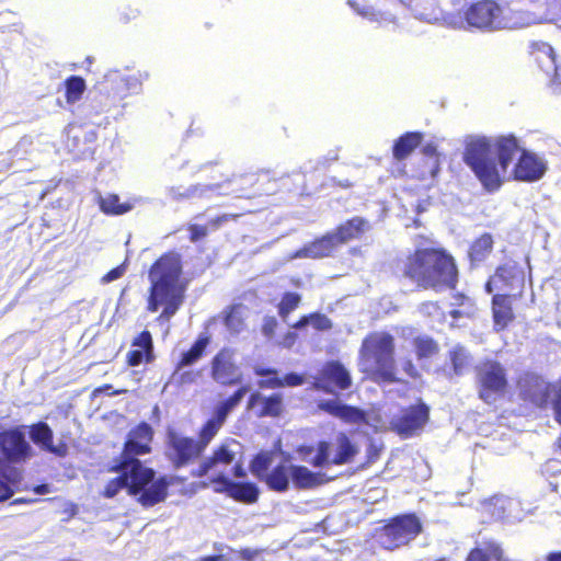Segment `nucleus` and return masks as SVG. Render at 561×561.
Returning <instances> with one entry per match:
<instances>
[{
  "label": "nucleus",
  "mask_w": 561,
  "mask_h": 561,
  "mask_svg": "<svg viewBox=\"0 0 561 561\" xmlns=\"http://www.w3.org/2000/svg\"><path fill=\"white\" fill-rule=\"evenodd\" d=\"M522 149L514 135L494 138L469 135L465 138L462 159L482 186L489 192H494L502 185L499 165L506 172L515 153Z\"/></svg>",
  "instance_id": "1"
},
{
  "label": "nucleus",
  "mask_w": 561,
  "mask_h": 561,
  "mask_svg": "<svg viewBox=\"0 0 561 561\" xmlns=\"http://www.w3.org/2000/svg\"><path fill=\"white\" fill-rule=\"evenodd\" d=\"M181 274V256L174 252L162 255L149 271L148 310L157 312L161 306H164L159 316L160 320H169L173 317L183 301L184 287L180 282Z\"/></svg>",
  "instance_id": "2"
},
{
  "label": "nucleus",
  "mask_w": 561,
  "mask_h": 561,
  "mask_svg": "<svg viewBox=\"0 0 561 561\" xmlns=\"http://www.w3.org/2000/svg\"><path fill=\"white\" fill-rule=\"evenodd\" d=\"M119 476L111 480L104 490V496L114 497L122 489H127L129 495L136 496L145 507H151L165 500L169 482L165 477L156 478L151 468L137 462L118 463L113 468Z\"/></svg>",
  "instance_id": "3"
},
{
  "label": "nucleus",
  "mask_w": 561,
  "mask_h": 561,
  "mask_svg": "<svg viewBox=\"0 0 561 561\" xmlns=\"http://www.w3.org/2000/svg\"><path fill=\"white\" fill-rule=\"evenodd\" d=\"M403 274L419 287L436 291L454 288L458 280L453 256L434 249L416 251L405 263Z\"/></svg>",
  "instance_id": "4"
},
{
  "label": "nucleus",
  "mask_w": 561,
  "mask_h": 561,
  "mask_svg": "<svg viewBox=\"0 0 561 561\" xmlns=\"http://www.w3.org/2000/svg\"><path fill=\"white\" fill-rule=\"evenodd\" d=\"M32 456L23 426H0V502L9 500L21 482V472L12 466Z\"/></svg>",
  "instance_id": "5"
},
{
  "label": "nucleus",
  "mask_w": 561,
  "mask_h": 561,
  "mask_svg": "<svg viewBox=\"0 0 561 561\" xmlns=\"http://www.w3.org/2000/svg\"><path fill=\"white\" fill-rule=\"evenodd\" d=\"M394 340L386 332L369 334L362 343L360 367L375 381L394 382Z\"/></svg>",
  "instance_id": "6"
},
{
  "label": "nucleus",
  "mask_w": 561,
  "mask_h": 561,
  "mask_svg": "<svg viewBox=\"0 0 561 561\" xmlns=\"http://www.w3.org/2000/svg\"><path fill=\"white\" fill-rule=\"evenodd\" d=\"M369 224L362 217H354L336 228L335 231L327 233L322 238L305 245L296 251L291 259L311 257L319 259L330 255L339 244L358 238L368 230Z\"/></svg>",
  "instance_id": "7"
},
{
  "label": "nucleus",
  "mask_w": 561,
  "mask_h": 561,
  "mask_svg": "<svg viewBox=\"0 0 561 561\" xmlns=\"http://www.w3.org/2000/svg\"><path fill=\"white\" fill-rule=\"evenodd\" d=\"M314 448L312 446H301L298 448V454L302 461L309 462L314 468H322L329 463L344 465L353 460L358 453L356 446L344 434L339 433L335 438V450L331 458V445L328 442H319L317 446V454L312 456Z\"/></svg>",
  "instance_id": "8"
},
{
  "label": "nucleus",
  "mask_w": 561,
  "mask_h": 561,
  "mask_svg": "<svg viewBox=\"0 0 561 561\" xmlns=\"http://www.w3.org/2000/svg\"><path fill=\"white\" fill-rule=\"evenodd\" d=\"M422 529V523L415 514L398 515L380 529L379 542L385 549L394 550L414 540Z\"/></svg>",
  "instance_id": "9"
},
{
  "label": "nucleus",
  "mask_w": 561,
  "mask_h": 561,
  "mask_svg": "<svg viewBox=\"0 0 561 561\" xmlns=\"http://www.w3.org/2000/svg\"><path fill=\"white\" fill-rule=\"evenodd\" d=\"M465 18L470 26L485 31L522 26L517 22H511L503 14L502 8L492 0H483L471 4L466 11Z\"/></svg>",
  "instance_id": "10"
},
{
  "label": "nucleus",
  "mask_w": 561,
  "mask_h": 561,
  "mask_svg": "<svg viewBox=\"0 0 561 561\" xmlns=\"http://www.w3.org/2000/svg\"><path fill=\"white\" fill-rule=\"evenodd\" d=\"M241 454V444L234 439H227L214 449L211 456L202 459L198 467L192 470V476L195 478H203L209 473L214 474L213 478H218L220 474L227 476L226 468L232 465Z\"/></svg>",
  "instance_id": "11"
},
{
  "label": "nucleus",
  "mask_w": 561,
  "mask_h": 561,
  "mask_svg": "<svg viewBox=\"0 0 561 561\" xmlns=\"http://www.w3.org/2000/svg\"><path fill=\"white\" fill-rule=\"evenodd\" d=\"M204 450L198 442L192 437L183 436L175 431L167 433V456L175 468L186 466L193 459L198 458Z\"/></svg>",
  "instance_id": "12"
},
{
  "label": "nucleus",
  "mask_w": 561,
  "mask_h": 561,
  "mask_svg": "<svg viewBox=\"0 0 561 561\" xmlns=\"http://www.w3.org/2000/svg\"><path fill=\"white\" fill-rule=\"evenodd\" d=\"M548 171V161L545 154H539L529 149H522L514 165V180L533 183L541 180Z\"/></svg>",
  "instance_id": "13"
},
{
  "label": "nucleus",
  "mask_w": 561,
  "mask_h": 561,
  "mask_svg": "<svg viewBox=\"0 0 561 561\" xmlns=\"http://www.w3.org/2000/svg\"><path fill=\"white\" fill-rule=\"evenodd\" d=\"M478 380L480 383V398L491 403L494 396L506 387V375L501 364L485 362L478 367Z\"/></svg>",
  "instance_id": "14"
},
{
  "label": "nucleus",
  "mask_w": 561,
  "mask_h": 561,
  "mask_svg": "<svg viewBox=\"0 0 561 561\" xmlns=\"http://www.w3.org/2000/svg\"><path fill=\"white\" fill-rule=\"evenodd\" d=\"M211 378L222 386H234L242 381V373L231 348L220 350L211 360Z\"/></svg>",
  "instance_id": "15"
},
{
  "label": "nucleus",
  "mask_w": 561,
  "mask_h": 561,
  "mask_svg": "<svg viewBox=\"0 0 561 561\" xmlns=\"http://www.w3.org/2000/svg\"><path fill=\"white\" fill-rule=\"evenodd\" d=\"M152 436L153 431L151 426L145 422L140 423L136 428L129 432L119 461L124 463L137 462L142 465L137 457L150 453Z\"/></svg>",
  "instance_id": "16"
},
{
  "label": "nucleus",
  "mask_w": 561,
  "mask_h": 561,
  "mask_svg": "<svg viewBox=\"0 0 561 561\" xmlns=\"http://www.w3.org/2000/svg\"><path fill=\"white\" fill-rule=\"evenodd\" d=\"M352 385L350 371L339 362H329L314 380V388L327 393L346 390Z\"/></svg>",
  "instance_id": "17"
},
{
  "label": "nucleus",
  "mask_w": 561,
  "mask_h": 561,
  "mask_svg": "<svg viewBox=\"0 0 561 561\" xmlns=\"http://www.w3.org/2000/svg\"><path fill=\"white\" fill-rule=\"evenodd\" d=\"M531 54L534 55L539 68L548 77L552 76L550 84L553 93H560L561 81L553 48L547 43L535 42L531 44Z\"/></svg>",
  "instance_id": "18"
},
{
  "label": "nucleus",
  "mask_w": 561,
  "mask_h": 561,
  "mask_svg": "<svg viewBox=\"0 0 561 561\" xmlns=\"http://www.w3.org/2000/svg\"><path fill=\"white\" fill-rule=\"evenodd\" d=\"M520 396L538 408H545L550 398V386L537 375L529 374L519 380Z\"/></svg>",
  "instance_id": "19"
},
{
  "label": "nucleus",
  "mask_w": 561,
  "mask_h": 561,
  "mask_svg": "<svg viewBox=\"0 0 561 561\" xmlns=\"http://www.w3.org/2000/svg\"><path fill=\"white\" fill-rule=\"evenodd\" d=\"M211 483H222L224 489H217V493H227L236 501L243 503H255L259 499L260 490L252 482H234L227 476L220 474L218 478H211Z\"/></svg>",
  "instance_id": "20"
},
{
  "label": "nucleus",
  "mask_w": 561,
  "mask_h": 561,
  "mask_svg": "<svg viewBox=\"0 0 561 561\" xmlns=\"http://www.w3.org/2000/svg\"><path fill=\"white\" fill-rule=\"evenodd\" d=\"M517 503L506 496H494L481 503V514L486 522L512 520L513 508Z\"/></svg>",
  "instance_id": "21"
},
{
  "label": "nucleus",
  "mask_w": 561,
  "mask_h": 561,
  "mask_svg": "<svg viewBox=\"0 0 561 561\" xmlns=\"http://www.w3.org/2000/svg\"><path fill=\"white\" fill-rule=\"evenodd\" d=\"M428 420V408L424 403L411 407L394 422L399 434L408 437L421 428Z\"/></svg>",
  "instance_id": "22"
},
{
  "label": "nucleus",
  "mask_w": 561,
  "mask_h": 561,
  "mask_svg": "<svg viewBox=\"0 0 561 561\" xmlns=\"http://www.w3.org/2000/svg\"><path fill=\"white\" fill-rule=\"evenodd\" d=\"M319 409L348 423H363L366 421V413L355 407L344 404L339 400H322Z\"/></svg>",
  "instance_id": "23"
},
{
  "label": "nucleus",
  "mask_w": 561,
  "mask_h": 561,
  "mask_svg": "<svg viewBox=\"0 0 561 561\" xmlns=\"http://www.w3.org/2000/svg\"><path fill=\"white\" fill-rule=\"evenodd\" d=\"M28 434H30L31 440L35 445L39 446L42 449H44L50 454L57 455V456L65 455L64 446H55L53 444L54 433L47 423L38 422L36 424H33L30 427Z\"/></svg>",
  "instance_id": "24"
},
{
  "label": "nucleus",
  "mask_w": 561,
  "mask_h": 561,
  "mask_svg": "<svg viewBox=\"0 0 561 561\" xmlns=\"http://www.w3.org/2000/svg\"><path fill=\"white\" fill-rule=\"evenodd\" d=\"M257 404H262V409L257 412V416H278L283 410V397L279 393H273L264 397L261 392H254L248 401V409L253 410Z\"/></svg>",
  "instance_id": "25"
},
{
  "label": "nucleus",
  "mask_w": 561,
  "mask_h": 561,
  "mask_svg": "<svg viewBox=\"0 0 561 561\" xmlns=\"http://www.w3.org/2000/svg\"><path fill=\"white\" fill-rule=\"evenodd\" d=\"M347 4L355 13L369 22L377 23L379 25L396 22V16L392 13L376 10L370 4L369 0H347Z\"/></svg>",
  "instance_id": "26"
},
{
  "label": "nucleus",
  "mask_w": 561,
  "mask_h": 561,
  "mask_svg": "<svg viewBox=\"0 0 561 561\" xmlns=\"http://www.w3.org/2000/svg\"><path fill=\"white\" fill-rule=\"evenodd\" d=\"M224 187L222 184H210V185H192L187 188L182 186L175 187L172 186L168 190L169 195L172 199H188L192 197H209L210 193L216 192L217 194H222L220 190Z\"/></svg>",
  "instance_id": "27"
},
{
  "label": "nucleus",
  "mask_w": 561,
  "mask_h": 561,
  "mask_svg": "<svg viewBox=\"0 0 561 561\" xmlns=\"http://www.w3.org/2000/svg\"><path fill=\"white\" fill-rule=\"evenodd\" d=\"M492 311L494 327L497 331L503 330L513 319L511 302L506 295H494L492 298Z\"/></svg>",
  "instance_id": "28"
},
{
  "label": "nucleus",
  "mask_w": 561,
  "mask_h": 561,
  "mask_svg": "<svg viewBox=\"0 0 561 561\" xmlns=\"http://www.w3.org/2000/svg\"><path fill=\"white\" fill-rule=\"evenodd\" d=\"M290 466L284 463L274 467L264 478L263 481L275 492H286L290 483Z\"/></svg>",
  "instance_id": "29"
},
{
  "label": "nucleus",
  "mask_w": 561,
  "mask_h": 561,
  "mask_svg": "<svg viewBox=\"0 0 561 561\" xmlns=\"http://www.w3.org/2000/svg\"><path fill=\"white\" fill-rule=\"evenodd\" d=\"M290 479L296 488L309 489L323 482L322 474L310 471L305 466L290 465Z\"/></svg>",
  "instance_id": "30"
},
{
  "label": "nucleus",
  "mask_w": 561,
  "mask_h": 561,
  "mask_svg": "<svg viewBox=\"0 0 561 561\" xmlns=\"http://www.w3.org/2000/svg\"><path fill=\"white\" fill-rule=\"evenodd\" d=\"M423 134L417 131L405 133L399 137L393 145V157L397 160H404L422 142Z\"/></svg>",
  "instance_id": "31"
},
{
  "label": "nucleus",
  "mask_w": 561,
  "mask_h": 561,
  "mask_svg": "<svg viewBox=\"0 0 561 561\" xmlns=\"http://www.w3.org/2000/svg\"><path fill=\"white\" fill-rule=\"evenodd\" d=\"M209 341L210 339L207 334H201L191 348L182 353L181 359L178 364V369L195 364L203 356Z\"/></svg>",
  "instance_id": "32"
},
{
  "label": "nucleus",
  "mask_w": 561,
  "mask_h": 561,
  "mask_svg": "<svg viewBox=\"0 0 561 561\" xmlns=\"http://www.w3.org/2000/svg\"><path fill=\"white\" fill-rule=\"evenodd\" d=\"M249 390V386H242L228 399L220 401L215 408L213 416L225 423L229 413L242 401Z\"/></svg>",
  "instance_id": "33"
},
{
  "label": "nucleus",
  "mask_w": 561,
  "mask_h": 561,
  "mask_svg": "<svg viewBox=\"0 0 561 561\" xmlns=\"http://www.w3.org/2000/svg\"><path fill=\"white\" fill-rule=\"evenodd\" d=\"M493 249V239L490 233H483L469 249V259L472 264L483 262Z\"/></svg>",
  "instance_id": "34"
},
{
  "label": "nucleus",
  "mask_w": 561,
  "mask_h": 561,
  "mask_svg": "<svg viewBox=\"0 0 561 561\" xmlns=\"http://www.w3.org/2000/svg\"><path fill=\"white\" fill-rule=\"evenodd\" d=\"M99 206L104 214L114 216L126 214L133 209L131 204L121 203L119 196L116 194L100 196Z\"/></svg>",
  "instance_id": "35"
},
{
  "label": "nucleus",
  "mask_w": 561,
  "mask_h": 561,
  "mask_svg": "<svg viewBox=\"0 0 561 561\" xmlns=\"http://www.w3.org/2000/svg\"><path fill=\"white\" fill-rule=\"evenodd\" d=\"M308 325H312L316 330L327 331L332 328L331 320L322 313L314 312L307 316H302L293 328L296 330H301Z\"/></svg>",
  "instance_id": "36"
},
{
  "label": "nucleus",
  "mask_w": 561,
  "mask_h": 561,
  "mask_svg": "<svg viewBox=\"0 0 561 561\" xmlns=\"http://www.w3.org/2000/svg\"><path fill=\"white\" fill-rule=\"evenodd\" d=\"M451 305L459 307L449 312L454 319L470 318L476 311L472 300L462 294L456 295Z\"/></svg>",
  "instance_id": "37"
},
{
  "label": "nucleus",
  "mask_w": 561,
  "mask_h": 561,
  "mask_svg": "<svg viewBox=\"0 0 561 561\" xmlns=\"http://www.w3.org/2000/svg\"><path fill=\"white\" fill-rule=\"evenodd\" d=\"M66 99L68 103L77 102L85 90V82L79 76H71L65 82Z\"/></svg>",
  "instance_id": "38"
},
{
  "label": "nucleus",
  "mask_w": 561,
  "mask_h": 561,
  "mask_svg": "<svg viewBox=\"0 0 561 561\" xmlns=\"http://www.w3.org/2000/svg\"><path fill=\"white\" fill-rule=\"evenodd\" d=\"M222 424L224 423L216 419L215 416H213L205 423V425L202 427L199 432V439L197 440L203 450L206 449L207 445L218 433Z\"/></svg>",
  "instance_id": "39"
},
{
  "label": "nucleus",
  "mask_w": 561,
  "mask_h": 561,
  "mask_svg": "<svg viewBox=\"0 0 561 561\" xmlns=\"http://www.w3.org/2000/svg\"><path fill=\"white\" fill-rule=\"evenodd\" d=\"M272 463V454L271 453H260L257 454L250 463V469L253 476L257 479L263 480V478L268 473V468Z\"/></svg>",
  "instance_id": "40"
},
{
  "label": "nucleus",
  "mask_w": 561,
  "mask_h": 561,
  "mask_svg": "<svg viewBox=\"0 0 561 561\" xmlns=\"http://www.w3.org/2000/svg\"><path fill=\"white\" fill-rule=\"evenodd\" d=\"M254 373L261 377H270L265 380L259 381L260 388L276 389L284 387L283 379L278 377L275 368L255 367Z\"/></svg>",
  "instance_id": "41"
},
{
  "label": "nucleus",
  "mask_w": 561,
  "mask_h": 561,
  "mask_svg": "<svg viewBox=\"0 0 561 561\" xmlns=\"http://www.w3.org/2000/svg\"><path fill=\"white\" fill-rule=\"evenodd\" d=\"M450 360L456 375H461L469 366V354L465 347L456 345L450 351Z\"/></svg>",
  "instance_id": "42"
},
{
  "label": "nucleus",
  "mask_w": 561,
  "mask_h": 561,
  "mask_svg": "<svg viewBox=\"0 0 561 561\" xmlns=\"http://www.w3.org/2000/svg\"><path fill=\"white\" fill-rule=\"evenodd\" d=\"M301 296L297 293L287 291L283 295L278 304V313L286 320L291 311H294L300 304Z\"/></svg>",
  "instance_id": "43"
},
{
  "label": "nucleus",
  "mask_w": 561,
  "mask_h": 561,
  "mask_svg": "<svg viewBox=\"0 0 561 561\" xmlns=\"http://www.w3.org/2000/svg\"><path fill=\"white\" fill-rule=\"evenodd\" d=\"M414 346L419 358H427L437 353L438 346L428 336H419L414 340Z\"/></svg>",
  "instance_id": "44"
},
{
  "label": "nucleus",
  "mask_w": 561,
  "mask_h": 561,
  "mask_svg": "<svg viewBox=\"0 0 561 561\" xmlns=\"http://www.w3.org/2000/svg\"><path fill=\"white\" fill-rule=\"evenodd\" d=\"M148 77L149 75L147 72L139 71L130 76L122 77L121 81L129 93L138 94L141 91L142 81L147 80Z\"/></svg>",
  "instance_id": "45"
},
{
  "label": "nucleus",
  "mask_w": 561,
  "mask_h": 561,
  "mask_svg": "<svg viewBox=\"0 0 561 561\" xmlns=\"http://www.w3.org/2000/svg\"><path fill=\"white\" fill-rule=\"evenodd\" d=\"M225 325L233 333H239L243 328V320L239 307H231L225 317Z\"/></svg>",
  "instance_id": "46"
},
{
  "label": "nucleus",
  "mask_w": 561,
  "mask_h": 561,
  "mask_svg": "<svg viewBox=\"0 0 561 561\" xmlns=\"http://www.w3.org/2000/svg\"><path fill=\"white\" fill-rule=\"evenodd\" d=\"M497 548L496 546H490L486 549L474 548L470 551L466 561H491V559L495 560L493 549Z\"/></svg>",
  "instance_id": "47"
},
{
  "label": "nucleus",
  "mask_w": 561,
  "mask_h": 561,
  "mask_svg": "<svg viewBox=\"0 0 561 561\" xmlns=\"http://www.w3.org/2000/svg\"><path fill=\"white\" fill-rule=\"evenodd\" d=\"M133 346L138 347L137 350H145L152 354V337L149 331H142L133 342Z\"/></svg>",
  "instance_id": "48"
},
{
  "label": "nucleus",
  "mask_w": 561,
  "mask_h": 561,
  "mask_svg": "<svg viewBox=\"0 0 561 561\" xmlns=\"http://www.w3.org/2000/svg\"><path fill=\"white\" fill-rule=\"evenodd\" d=\"M127 358L130 366H138L144 360H150L152 358V354L145 350H133L128 353Z\"/></svg>",
  "instance_id": "49"
},
{
  "label": "nucleus",
  "mask_w": 561,
  "mask_h": 561,
  "mask_svg": "<svg viewBox=\"0 0 561 561\" xmlns=\"http://www.w3.org/2000/svg\"><path fill=\"white\" fill-rule=\"evenodd\" d=\"M277 320L275 317H265L262 324V333L264 336L271 339L277 328Z\"/></svg>",
  "instance_id": "50"
},
{
  "label": "nucleus",
  "mask_w": 561,
  "mask_h": 561,
  "mask_svg": "<svg viewBox=\"0 0 561 561\" xmlns=\"http://www.w3.org/2000/svg\"><path fill=\"white\" fill-rule=\"evenodd\" d=\"M508 276H513L512 275V268H508L506 266H500L496 272H495V275H494V278L489 280L485 285V290L486 293L491 294L492 293V282H494V279L496 278H501L503 280H506V278Z\"/></svg>",
  "instance_id": "51"
},
{
  "label": "nucleus",
  "mask_w": 561,
  "mask_h": 561,
  "mask_svg": "<svg viewBox=\"0 0 561 561\" xmlns=\"http://www.w3.org/2000/svg\"><path fill=\"white\" fill-rule=\"evenodd\" d=\"M190 230V240L192 242H197L198 240L203 239L207 236V227L199 226V225H191L188 227Z\"/></svg>",
  "instance_id": "52"
},
{
  "label": "nucleus",
  "mask_w": 561,
  "mask_h": 561,
  "mask_svg": "<svg viewBox=\"0 0 561 561\" xmlns=\"http://www.w3.org/2000/svg\"><path fill=\"white\" fill-rule=\"evenodd\" d=\"M125 271H126L125 265L124 264L119 265V266L111 270L107 274H105L102 278V282L111 283L113 280H116L124 275Z\"/></svg>",
  "instance_id": "53"
},
{
  "label": "nucleus",
  "mask_w": 561,
  "mask_h": 561,
  "mask_svg": "<svg viewBox=\"0 0 561 561\" xmlns=\"http://www.w3.org/2000/svg\"><path fill=\"white\" fill-rule=\"evenodd\" d=\"M283 382L284 386L295 387L304 383V376L297 373H289L284 376Z\"/></svg>",
  "instance_id": "54"
},
{
  "label": "nucleus",
  "mask_w": 561,
  "mask_h": 561,
  "mask_svg": "<svg viewBox=\"0 0 561 561\" xmlns=\"http://www.w3.org/2000/svg\"><path fill=\"white\" fill-rule=\"evenodd\" d=\"M552 409L554 413V420L561 425V390L557 393L552 401Z\"/></svg>",
  "instance_id": "55"
},
{
  "label": "nucleus",
  "mask_w": 561,
  "mask_h": 561,
  "mask_svg": "<svg viewBox=\"0 0 561 561\" xmlns=\"http://www.w3.org/2000/svg\"><path fill=\"white\" fill-rule=\"evenodd\" d=\"M256 180V176L255 174H247V175H240L238 178H233V180L230 181L231 182H240V184H247V185H252L254 183V181Z\"/></svg>",
  "instance_id": "56"
},
{
  "label": "nucleus",
  "mask_w": 561,
  "mask_h": 561,
  "mask_svg": "<svg viewBox=\"0 0 561 561\" xmlns=\"http://www.w3.org/2000/svg\"><path fill=\"white\" fill-rule=\"evenodd\" d=\"M232 465V473L236 478H244L247 476V472L239 460L236 459V461Z\"/></svg>",
  "instance_id": "57"
},
{
  "label": "nucleus",
  "mask_w": 561,
  "mask_h": 561,
  "mask_svg": "<svg viewBox=\"0 0 561 561\" xmlns=\"http://www.w3.org/2000/svg\"><path fill=\"white\" fill-rule=\"evenodd\" d=\"M232 216L231 215H222L218 216L209 221V225L213 229L219 228L224 222L228 221Z\"/></svg>",
  "instance_id": "58"
},
{
  "label": "nucleus",
  "mask_w": 561,
  "mask_h": 561,
  "mask_svg": "<svg viewBox=\"0 0 561 561\" xmlns=\"http://www.w3.org/2000/svg\"><path fill=\"white\" fill-rule=\"evenodd\" d=\"M240 554H241L242 559L251 561L257 557L259 551L247 548V549H242L240 551Z\"/></svg>",
  "instance_id": "59"
},
{
  "label": "nucleus",
  "mask_w": 561,
  "mask_h": 561,
  "mask_svg": "<svg viewBox=\"0 0 561 561\" xmlns=\"http://www.w3.org/2000/svg\"><path fill=\"white\" fill-rule=\"evenodd\" d=\"M296 337H297L296 333H294V332H288V333L285 335V337H284V340H283V342H282L280 344H282L283 346H285V347H290V346L295 343Z\"/></svg>",
  "instance_id": "60"
},
{
  "label": "nucleus",
  "mask_w": 561,
  "mask_h": 561,
  "mask_svg": "<svg viewBox=\"0 0 561 561\" xmlns=\"http://www.w3.org/2000/svg\"><path fill=\"white\" fill-rule=\"evenodd\" d=\"M545 470L546 471H550V470H552V471H561V462L558 461V460L551 459V460L546 462V469Z\"/></svg>",
  "instance_id": "61"
},
{
  "label": "nucleus",
  "mask_w": 561,
  "mask_h": 561,
  "mask_svg": "<svg viewBox=\"0 0 561 561\" xmlns=\"http://www.w3.org/2000/svg\"><path fill=\"white\" fill-rule=\"evenodd\" d=\"M423 153L427 157H435L436 156V146L433 144H426L423 147Z\"/></svg>",
  "instance_id": "62"
},
{
  "label": "nucleus",
  "mask_w": 561,
  "mask_h": 561,
  "mask_svg": "<svg viewBox=\"0 0 561 561\" xmlns=\"http://www.w3.org/2000/svg\"><path fill=\"white\" fill-rule=\"evenodd\" d=\"M403 369L408 376L414 377L416 375V370L411 360H407L403 365Z\"/></svg>",
  "instance_id": "63"
},
{
  "label": "nucleus",
  "mask_w": 561,
  "mask_h": 561,
  "mask_svg": "<svg viewBox=\"0 0 561 561\" xmlns=\"http://www.w3.org/2000/svg\"><path fill=\"white\" fill-rule=\"evenodd\" d=\"M224 556L222 554H213V556H205L201 557L198 561H222Z\"/></svg>",
  "instance_id": "64"
}]
</instances>
